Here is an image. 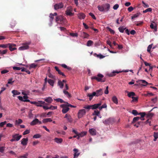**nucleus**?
<instances>
[{
	"label": "nucleus",
	"instance_id": "nucleus-1",
	"mask_svg": "<svg viewBox=\"0 0 158 158\" xmlns=\"http://www.w3.org/2000/svg\"><path fill=\"white\" fill-rule=\"evenodd\" d=\"M102 89H100L97 90L96 92H93L92 94L88 93L87 96L89 97V101H91L92 99L94 96H95L98 97L102 95Z\"/></svg>",
	"mask_w": 158,
	"mask_h": 158
},
{
	"label": "nucleus",
	"instance_id": "nucleus-2",
	"mask_svg": "<svg viewBox=\"0 0 158 158\" xmlns=\"http://www.w3.org/2000/svg\"><path fill=\"white\" fill-rule=\"evenodd\" d=\"M110 7V6L109 3H105L102 4L101 6L99 5L98 6V8L99 10L101 12H107Z\"/></svg>",
	"mask_w": 158,
	"mask_h": 158
},
{
	"label": "nucleus",
	"instance_id": "nucleus-3",
	"mask_svg": "<svg viewBox=\"0 0 158 158\" xmlns=\"http://www.w3.org/2000/svg\"><path fill=\"white\" fill-rule=\"evenodd\" d=\"M104 76L101 74H98L97 75V77L94 76L91 77V79L96 80L98 82H104L105 81V79H103Z\"/></svg>",
	"mask_w": 158,
	"mask_h": 158
},
{
	"label": "nucleus",
	"instance_id": "nucleus-4",
	"mask_svg": "<svg viewBox=\"0 0 158 158\" xmlns=\"http://www.w3.org/2000/svg\"><path fill=\"white\" fill-rule=\"evenodd\" d=\"M31 44L30 41L26 42L22 44V46L20 47L19 48V50H27L29 48L30 45Z\"/></svg>",
	"mask_w": 158,
	"mask_h": 158
},
{
	"label": "nucleus",
	"instance_id": "nucleus-5",
	"mask_svg": "<svg viewBox=\"0 0 158 158\" xmlns=\"http://www.w3.org/2000/svg\"><path fill=\"white\" fill-rule=\"evenodd\" d=\"M60 107L63 108L62 111L64 114L66 113L69 110V108L67 106V104H62Z\"/></svg>",
	"mask_w": 158,
	"mask_h": 158
},
{
	"label": "nucleus",
	"instance_id": "nucleus-6",
	"mask_svg": "<svg viewBox=\"0 0 158 158\" xmlns=\"http://www.w3.org/2000/svg\"><path fill=\"white\" fill-rule=\"evenodd\" d=\"M73 11V9L72 7L69 6L67 8L66 11V14L67 15L72 16L73 15L72 12Z\"/></svg>",
	"mask_w": 158,
	"mask_h": 158
},
{
	"label": "nucleus",
	"instance_id": "nucleus-7",
	"mask_svg": "<svg viewBox=\"0 0 158 158\" xmlns=\"http://www.w3.org/2000/svg\"><path fill=\"white\" fill-rule=\"evenodd\" d=\"M86 111L85 109H82L79 110L78 112V118H81L85 114Z\"/></svg>",
	"mask_w": 158,
	"mask_h": 158
},
{
	"label": "nucleus",
	"instance_id": "nucleus-8",
	"mask_svg": "<svg viewBox=\"0 0 158 158\" xmlns=\"http://www.w3.org/2000/svg\"><path fill=\"white\" fill-rule=\"evenodd\" d=\"M114 122V119L112 118H109L106 119L103 121V123L106 125L109 124L110 123H112Z\"/></svg>",
	"mask_w": 158,
	"mask_h": 158
},
{
	"label": "nucleus",
	"instance_id": "nucleus-9",
	"mask_svg": "<svg viewBox=\"0 0 158 158\" xmlns=\"http://www.w3.org/2000/svg\"><path fill=\"white\" fill-rule=\"evenodd\" d=\"M64 5L62 2H60L59 3L56 4L54 6V9L55 10H57L63 7Z\"/></svg>",
	"mask_w": 158,
	"mask_h": 158
},
{
	"label": "nucleus",
	"instance_id": "nucleus-10",
	"mask_svg": "<svg viewBox=\"0 0 158 158\" xmlns=\"http://www.w3.org/2000/svg\"><path fill=\"white\" fill-rule=\"evenodd\" d=\"M21 135H19V134H16L12 136L13 138H14L15 141H18L22 137Z\"/></svg>",
	"mask_w": 158,
	"mask_h": 158
},
{
	"label": "nucleus",
	"instance_id": "nucleus-11",
	"mask_svg": "<svg viewBox=\"0 0 158 158\" xmlns=\"http://www.w3.org/2000/svg\"><path fill=\"white\" fill-rule=\"evenodd\" d=\"M10 44L8 45V47L11 51H12L16 49L17 48L15 47L16 46V45L15 44Z\"/></svg>",
	"mask_w": 158,
	"mask_h": 158
},
{
	"label": "nucleus",
	"instance_id": "nucleus-12",
	"mask_svg": "<svg viewBox=\"0 0 158 158\" xmlns=\"http://www.w3.org/2000/svg\"><path fill=\"white\" fill-rule=\"evenodd\" d=\"M28 141L27 138H23L21 140V144L23 146H26L27 144Z\"/></svg>",
	"mask_w": 158,
	"mask_h": 158
},
{
	"label": "nucleus",
	"instance_id": "nucleus-13",
	"mask_svg": "<svg viewBox=\"0 0 158 158\" xmlns=\"http://www.w3.org/2000/svg\"><path fill=\"white\" fill-rule=\"evenodd\" d=\"M102 104V103L100 102L97 104H95L93 105H91V109L93 110H94L97 109L99 107V106H100Z\"/></svg>",
	"mask_w": 158,
	"mask_h": 158
},
{
	"label": "nucleus",
	"instance_id": "nucleus-14",
	"mask_svg": "<svg viewBox=\"0 0 158 158\" xmlns=\"http://www.w3.org/2000/svg\"><path fill=\"white\" fill-rule=\"evenodd\" d=\"M81 36L84 38H87L89 36V35L84 32H81Z\"/></svg>",
	"mask_w": 158,
	"mask_h": 158
},
{
	"label": "nucleus",
	"instance_id": "nucleus-15",
	"mask_svg": "<svg viewBox=\"0 0 158 158\" xmlns=\"http://www.w3.org/2000/svg\"><path fill=\"white\" fill-rule=\"evenodd\" d=\"M121 72V71L118 72L117 71H113L112 73L108 74L107 75L109 77H112L115 76L116 73H118Z\"/></svg>",
	"mask_w": 158,
	"mask_h": 158
},
{
	"label": "nucleus",
	"instance_id": "nucleus-16",
	"mask_svg": "<svg viewBox=\"0 0 158 158\" xmlns=\"http://www.w3.org/2000/svg\"><path fill=\"white\" fill-rule=\"evenodd\" d=\"M64 118H66L68 122L71 123L73 121V119L69 114H66Z\"/></svg>",
	"mask_w": 158,
	"mask_h": 158
},
{
	"label": "nucleus",
	"instance_id": "nucleus-17",
	"mask_svg": "<svg viewBox=\"0 0 158 158\" xmlns=\"http://www.w3.org/2000/svg\"><path fill=\"white\" fill-rule=\"evenodd\" d=\"M153 23L151 24L150 27L152 29H154L155 31H157V24L154 22Z\"/></svg>",
	"mask_w": 158,
	"mask_h": 158
},
{
	"label": "nucleus",
	"instance_id": "nucleus-18",
	"mask_svg": "<svg viewBox=\"0 0 158 158\" xmlns=\"http://www.w3.org/2000/svg\"><path fill=\"white\" fill-rule=\"evenodd\" d=\"M89 132L90 134L92 135H96V130L94 128L89 129Z\"/></svg>",
	"mask_w": 158,
	"mask_h": 158
},
{
	"label": "nucleus",
	"instance_id": "nucleus-19",
	"mask_svg": "<svg viewBox=\"0 0 158 158\" xmlns=\"http://www.w3.org/2000/svg\"><path fill=\"white\" fill-rule=\"evenodd\" d=\"M73 151L74 152L73 158H77L80 154V153H78V150L77 149L75 148L73 149Z\"/></svg>",
	"mask_w": 158,
	"mask_h": 158
},
{
	"label": "nucleus",
	"instance_id": "nucleus-20",
	"mask_svg": "<svg viewBox=\"0 0 158 158\" xmlns=\"http://www.w3.org/2000/svg\"><path fill=\"white\" fill-rule=\"evenodd\" d=\"M63 20V18L61 16H58L56 17V22L58 23V21H60V22H62Z\"/></svg>",
	"mask_w": 158,
	"mask_h": 158
},
{
	"label": "nucleus",
	"instance_id": "nucleus-21",
	"mask_svg": "<svg viewBox=\"0 0 158 158\" xmlns=\"http://www.w3.org/2000/svg\"><path fill=\"white\" fill-rule=\"evenodd\" d=\"M54 140L55 142L58 143H60L63 141V139L61 138H55L54 139Z\"/></svg>",
	"mask_w": 158,
	"mask_h": 158
},
{
	"label": "nucleus",
	"instance_id": "nucleus-22",
	"mask_svg": "<svg viewBox=\"0 0 158 158\" xmlns=\"http://www.w3.org/2000/svg\"><path fill=\"white\" fill-rule=\"evenodd\" d=\"M126 92L128 93L127 96L129 97H133L135 95V94L134 92H129L128 91H125Z\"/></svg>",
	"mask_w": 158,
	"mask_h": 158
},
{
	"label": "nucleus",
	"instance_id": "nucleus-23",
	"mask_svg": "<svg viewBox=\"0 0 158 158\" xmlns=\"http://www.w3.org/2000/svg\"><path fill=\"white\" fill-rule=\"evenodd\" d=\"M38 119L36 118L30 123V125L32 126L35 125L38 123Z\"/></svg>",
	"mask_w": 158,
	"mask_h": 158
},
{
	"label": "nucleus",
	"instance_id": "nucleus-24",
	"mask_svg": "<svg viewBox=\"0 0 158 158\" xmlns=\"http://www.w3.org/2000/svg\"><path fill=\"white\" fill-rule=\"evenodd\" d=\"M45 104V105L47 104L45 103L44 102L42 101H40L37 102V104H36V106H37L42 107V104Z\"/></svg>",
	"mask_w": 158,
	"mask_h": 158
},
{
	"label": "nucleus",
	"instance_id": "nucleus-25",
	"mask_svg": "<svg viewBox=\"0 0 158 158\" xmlns=\"http://www.w3.org/2000/svg\"><path fill=\"white\" fill-rule=\"evenodd\" d=\"M44 100L46 102L48 103H51L53 101V100L52 98L51 97H49L48 98L44 99Z\"/></svg>",
	"mask_w": 158,
	"mask_h": 158
},
{
	"label": "nucleus",
	"instance_id": "nucleus-26",
	"mask_svg": "<svg viewBox=\"0 0 158 158\" xmlns=\"http://www.w3.org/2000/svg\"><path fill=\"white\" fill-rule=\"evenodd\" d=\"M52 121V120L51 118H46L42 120L43 123H45L48 122H51Z\"/></svg>",
	"mask_w": 158,
	"mask_h": 158
},
{
	"label": "nucleus",
	"instance_id": "nucleus-27",
	"mask_svg": "<svg viewBox=\"0 0 158 158\" xmlns=\"http://www.w3.org/2000/svg\"><path fill=\"white\" fill-rule=\"evenodd\" d=\"M112 100L115 104H118V100L115 96L113 97L112 98Z\"/></svg>",
	"mask_w": 158,
	"mask_h": 158
},
{
	"label": "nucleus",
	"instance_id": "nucleus-28",
	"mask_svg": "<svg viewBox=\"0 0 158 158\" xmlns=\"http://www.w3.org/2000/svg\"><path fill=\"white\" fill-rule=\"evenodd\" d=\"M78 17L79 19H83L85 18V15L84 14L81 13L78 14Z\"/></svg>",
	"mask_w": 158,
	"mask_h": 158
},
{
	"label": "nucleus",
	"instance_id": "nucleus-29",
	"mask_svg": "<svg viewBox=\"0 0 158 158\" xmlns=\"http://www.w3.org/2000/svg\"><path fill=\"white\" fill-rule=\"evenodd\" d=\"M12 93L13 94V96L14 97L15 95H19L20 94V92H18L17 90H13L12 91Z\"/></svg>",
	"mask_w": 158,
	"mask_h": 158
},
{
	"label": "nucleus",
	"instance_id": "nucleus-30",
	"mask_svg": "<svg viewBox=\"0 0 158 158\" xmlns=\"http://www.w3.org/2000/svg\"><path fill=\"white\" fill-rule=\"evenodd\" d=\"M58 85L60 86V88L62 89L63 88L64 85V83L60 80H59L58 81Z\"/></svg>",
	"mask_w": 158,
	"mask_h": 158
},
{
	"label": "nucleus",
	"instance_id": "nucleus-31",
	"mask_svg": "<svg viewBox=\"0 0 158 158\" xmlns=\"http://www.w3.org/2000/svg\"><path fill=\"white\" fill-rule=\"evenodd\" d=\"M139 81L141 82L143 84V85L144 86H146L148 84V82L146 81L145 80H140Z\"/></svg>",
	"mask_w": 158,
	"mask_h": 158
},
{
	"label": "nucleus",
	"instance_id": "nucleus-32",
	"mask_svg": "<svg viewBox=\"0 0 158 158\" xmlns=\"http://www.w3.org/2000/svg\"><path fill=\"white\" fill-rule=\"evenodd\" d=\"M8 45H10V44H0V48H7L8 47Z\"/></svg>",
	"mask_w": 158,
	"mask_h": 158
},
{
	"label": "nucleus",
	"instance_id": "nucleus-33",
	"mask_svg": "<svg viewBox=\"0 0 158 158\" xmlns=\"http://www.w3.org/2000/svg\"><path fill=\"white\" fill-rule=\"evenodd\" d=\"M93 43H94V42L92 41L91 40H89L87 41V43L86 45L87 46L89 47V46H92L93 45Z\"/></svg>",
	"mask_w": 158,
	"mask_h": 158
},
{
	"label": "nucleus",
	"instance_id": "nucleus-34",
	"mask_svg": "<svg viewBox=\"0 0 158 158\" xmlns=\"http://www.w3.org/2000/svg\"><path fill=\"white\" fill-rule=\"evenodd\" d=\"M153 136L154 138V141H155L156 139L158 138V133L154 132V133Z\"/></svg>",
	"mask_w": 158,
	"mask_h": 158
},
{
	"label": "nucleus",
	"instance_id": "nucleus-35",
	"mask_svg": "<svg viewBox=\"0 0 158 158\" xmlns=\"http://www.w3.org/2000/svg\"><path fill=\"white\" fill-rule=\"evenodd\" d=\"M63 93L65 95H66L67 96V97L69 98L71 97V94H70L68 91H66L65 90H63Z\"/></svg>",
	"mask_w": 158,
	"mask_h": 158
},
{
	"label": "nucleus",
	"instance_id": "nucleus-36",
	"mask_svg": "<svg viewBox=\"0 0 158 158\" xmlns=\"http://www.w3.org/2000/svg\"><path fill=\"white\" fill-rule=\"evenodd\" d=\"M48 82L49 84L52 86H53L54 85V81L53 80L49 79L48 80Z\"/></svg>",
	"mask_w": 158,
	"mask_h": 158
},
{
	"label": "nucleus",
	"instance_id": "nucleus-37",
	"mask_svg": "<svg viewBox=\"0 0 158 158\" xmlns=\"http://www.w3.org/2000/svg\"><path fill=\"white\" fill-rule=\"evenodd\" d=\"M86 132H82L80 133H78L77 135H79L81 137H82L83 136L85 135L86 134Z\"/></svg>",
	"mask_w": 158,
	"mask_h": 158
},
{
	"label": "nucleus",
	"instance_id": "nucleus-38",
	"mask_svg": "<svg viewBox=\"0 0 158 158\" xmlns=\"http://www.w3.org/2000/svg\"><path fill=\"white\" fill-rule=\"evenodd\" d=\"M99 114L100 112L98 110H94V112L93 113V115H96L99 116Z\"/></svg>",
	"mask_w": 158,
	"mask_h": 158
},
{
	"label": "nucleus",
	"instance_id": "nucleus-39",
	"mask_svg": "<svg viewBox=\"0 0 158 158\" xmlns=\"http://www.w3.org/2000/svg\"><path fill=\"white\" fill-rule=\"evenodd\" d=\"M118 29L120 32L123 33L124 30L126 29V28H124L123 27H119Z\"/></svg>",
	"mask_w": 158,
	"mask_h": 158
},
{
	"label": "nucleus",
	"instance_id": "nucleus-40",
	"mask_svg": "<svg viewBox=\"0 0 158 158\" xmlns=\"http://www.w3.org/2000/svg\"><path fill=\"white\" fill-rule=\"evenodd\" d=\"M16 24V22L15 21H12L10 23V27L12 28L14 27L15 26Z\"/></svg>",
	"mask_w": 158,
	"mask_h": 158
},
{
	"label": "nucleus",
	"instance_id": "nucleus-41",
	"mask_svg": "<svg viewBox=\"0 0 158 158\" xmlns=\"http://www.w3.org/2000/svg\"><path fill=\"white\" fill-rule=\"evenodd\" d=\"M49 16L50 18V21L52 22L54 18V15H53L52 13H50Z\"/></svg>",
	"mask_w": 158,
	"mask_h": 158
},
{
	"label": "nucleus",
	"instance_id": "nucleus-42",
	"mask_svg": "<svg viewBox=\"0 0 158 158\" xmlns=\"http://www.w3.org/2000/svg\"><path fill=\"white\" fill-rule=\"evenodd\" d=\"M61 66L64 68L67 69L69 70H70L71 69V68L70 67H68L66 64H61Z\"/></svg>",
	"mask_w": 158,
	"mask_h": 158
},
{
	"label": "nucleus",
	"instance_id": "nucleus-43",
	"mask_svg": "<svg viewBox=\"0 0 158 158\" xmlns=\"http://www.w3.org/2000/svg\"><path fill=\"white\" fill-rule=\"evenodd\" d=\"M140 119V117H136L133 118V123H134L135 122L139 120Z\"/></svg>",
	"mask_w": 158,
	"mask_h": 158
},
{
	"label": "nucleus",
	"instance_id": "nucleus-44",
	"mask_svg": "<svg viewBox=\"0 0 158 158\" xmlns=\"http://www.w3.org/2000/svg\"><path fill=\"white\" fill-rule=\"evenodd\" d=\"M54 100L56 101L57 102H60L61 103L64 102L62 99L60 98L54 99Z\"/></svg>",
	"mask_w": 158,
	"mask_h": 158
},
{
	"label": "nucleus",
	"instance_id": "nucleus-45",
	"mask_svg": "<svg viewBox=\"0 0 158 158\" xmlns=\"http://www.w3.org/2000/svg\"><path fill=\"white\" fill-rule=\"evenodd\" d=\"M37 66V64H36L34 63L31 64L30 65V68H35Z\"/></svg>",
	"mask_w": 158,
	"mask_h": 158
},
{
	"label": "nucleus",
	"instance_id": "nucleus-46",
	"mask_svg": "<svg viewBox=\"0 0 158 158\" xmlns=\"http://www.w3.org/2000/svg\"><path fill=\"white\" fill-rule=\"evenodd\" d=\"M48 77L51 78L52 79H55V77L54 76L52 75L50 73H49L48 74Z\"/></svg>",
	"mask_w": 158,
	"mask_h": 158
},
{
	"label": "nucleus",
	"instance_id": "nucleus-47",
	"mask_svg": "<svg viewBox=\"0 0 158 158\" xmlns=\"http://www.w3.org/2000/svg\"><path fill=\"white\" fill-rule=\"evenodd\" d=\"M41 137V135H40V134H36L35 135L33 136V138L37 139V138H40Z\"/></svg>",
	"mask_w": 158,
	"mask_h": 158
},
{
	"label": "nucleus",
	"instance_id": "nucleus-48",
	"mask_svg": "<svg viewBox=\"0 0 158 158\" xmlns=\"http://www.w3.org/2000/svg\"><path fill=\"white\" fill-rule=\"evenodd\" d=\"M152 11V8H149L143 11V13H146L148 12H151Z\"/></svg>",
	"mask_w": 158,
	"mask_h": 158
},
{
	"label": "nucleus",
	"instance_id": "nucleus-49",
	"mask_svg": "<svg viewBox=\"0 0 158 158\" xmlns=\"http://www.w3.org/2000/svg\"><path fill=\"white\" fill-rule=\"evenodd\" d=\"M139 15V13H137L134 14L133 16L131 17V19H133L136 18L138 17Z\"/></svg>",
	"mask_w": 158,
	"mask_h": 158
},
{
	"label": "nucleus",
	"instance_id": "nucleus-50",
	"mask_svg": "<svg viewBox=\"0 0 158 158\" xmlns=\"http://www.w3.org/2000/svg\"><path fill=\"white\" fill-rule=\"evenodd\" d=\"M15 122L18 124H21L23 122V121L21 119H19L18 120H16Z\"/></svg>",
	"mask_w": 158,
	"mask_h": 158
},
{
	"label": "nucleus",
	"instance_id": "nucleus-51",
	"mask_svg": "<svg viewBox=\"0 0 158 158\" xmlns=\"http://www.w3.org/2000/svg\"><path fill=\"white\" fill-rule=\"evenodd\" d=\"M95 55H97V56L100 59H102L105 57V56H103L101 54L97 55L96 54H95Z\"/></svg>",
	"mask_w": 158,
	"mask_h": 158
},
{
	"label": "nucleus",
	"instance_id": "nucleus-52",
	"mask_svg": "<svg viewBox=\"0 0 158 158\" xmlns=\"http://www.w3.org/2000/svg\"><path fill=\"white\" fill-rule=\"evenodd\" d=\"M132 114H134L135 115H139V113L137 111V110H132Z\"/></svg>",
	"mask_w": 158,
	"mask_h": 158
},
{
	"label": "nucleus",
	"instance_id": "nucleus-53",
	"mask_svg": "<svg viewBox=\"0 0 158 158\" xmlns=\"http://www.w3.org/2000/svg\"><path fill=\"white\" fill-rule=\"evenodd\" d=\"M57 108V106H51L50 107H49V109H51L52 110H55Z\"/></svg>",
	"mask_w": 158,
	"mask_h": 158
},
{
	"label": "nucleus",
	"instance_id": "nucleus-54",
	"mask_svg": "<svg viewBox=\"0 0 158 158\" xmlns=\"http://www.w3.org/2000/svg\"><path fill=\"white\" fill-rule=\"evenodd\" d=\"M30 132V130H26L23 133V135H24L29 134Z\"/></svg>",
	"mask_w": 158,
	"mask_h": 158
},
{
	"label": "nucleus",
	"instance_id": "nucleus-55",
	"mask_svg": "<svg viewBox=\"0 0 158 158\" xmlns=\"http://www.w3.org/2000/svg\"><path fill=\"white\" fill-rule=\"evenodd\" d=\"M28 117L30 118H31L33 117V114L31 110H30L28 113Z\"/></svg>",
	"mask_w": 158,
	"mask_h": 158
},
{
	"label": "nucleus",
	"instance_id": "nucleus-56",
	"mask_svg": "<svg viewBox=\"0 0 158 158\" xmlns=\"http://www.w3.org/2000/svg\"><path fill=\"white\" fill-rule=\"evenodd\" d=\"M131 98L133 99L132 101L133 102H137L138 100V97H132Z\"/></svg>",
	"mask_w": 158,
	"mask_h": 158
},
{
	"label": "nucleus",
	"instance_id": "nucleus-57",
	"mask_svg": "<svg viewBox=\"0 0 158 158\" xmlns=\"http://www.w3.org/2000/svg\"><path fill=\"white\" fill-rule=\"evenodd\" d=\"M5 147H0V152L3 153L4 152Z\"/></svg>",
	"mask_w": 158,
	"mask_h": 158
},
{
	"label": "nucleus",
	"instance_id": "nucleus-58",
	"mask_svg": "<svg viewBox=\"0 0 158 158\" xmlns=\"http://www.w3.org/2000/svg\"><path fill=\"white\" fill-rule=\"evenodd\" d=\"M108 29L111 33L113 34H114L115 32L113 30L109 27H108Z\"/></svg>",
	"mask_w": 158,
	"mask_h": 158
},
{
	"label": "nucleus",
	"instance_id": "nucleus-59",
	"mask_svg": "<svg viewBox=\"0 0 158 158\" xmlns=\"http://www.w3.org/2000/svg\"><path fill=\"white\" fill-rule=\"evenodd\" d=\"M70 35L73 37H77L78 36V34L77 33H70Z\"/></svg>",
	"mask_w": 158,
	"mask_h": 158
},
{
	"label": "nucleus",
	"instance_id": "nucleus-60",
	"mask_svg": "<svg viewBox=\"0 0 158 158\" xmlns=\"http://www.w3.org/2000/svg\"><path fill=\"white\" fill-rule=\"evenodd\" d=\"M146 113L145 112H141L139 113V115H141V117H144L146 115Z\"/></svg>",
	"mask_w": 158,
	"mask_h": 158
},
{
	"label": "nucleus",
	"instance_id": "nucleus-61",
	"mask_svg": "<svg viewBox=\"0 0 158 158\" xmlns=\"http://www.w3.org/2000/svg\"><path fill=\"white\" fill-rule=\"evenodd\" d=\"M108 89H109V87L108 86H107L106 87V89L104 93L106 94H107L109 93V91H108Z\"/></svg>",
	"mask_w": 158,
	"mask_h": 158
},
{
	"label": "nucleus",
	"instance_id": "nucleus-62",
	"mask_svg": "<svg viewBox=\"0 0 158 158\" xmlns=\"http://www.w3.org/2000/svg\"><path fill=\"white\" fill-rule=\"evenodd\" d=\"M152 44H150V45H149L148 46V48H147V51L148 52H150L151 49V48H152Z\"/></svg>",
	"mask_w": 158,
	"mask_h": 158
},
{
	"label": "nucleus",
	"instance_id": "nucleus-63",
	"mask_svg": "<svg viewBox=\"0 0 158 158\" xmlns=\"http://www.w3.org/2000/svg\"><path fill=\"white\" fill-rule=\"evenodd\" d=\"M89 15L90 16L92 17V18L93 19H96V17H95V15L92 13L90 12V13H89Z\"/></svg>",
	"mask_w": 158,
	"mask_h": 158
},
{
	"label": "nucleus",
	"instance_id": "nucleus-64",
	"mask_svg": "<svg viewBox=\"0 0 158 158\" xmlns=\"http://www.w3.org/2000/svg\"><path fill=\"white\" fill-rule=\"evenodd\" d=\"M119 7V5L118 4H115L113 7V9L115 10H117Z\"/></svg>",
	"mask_w": 158,
	"mask_h": 158
}]
</instances>
